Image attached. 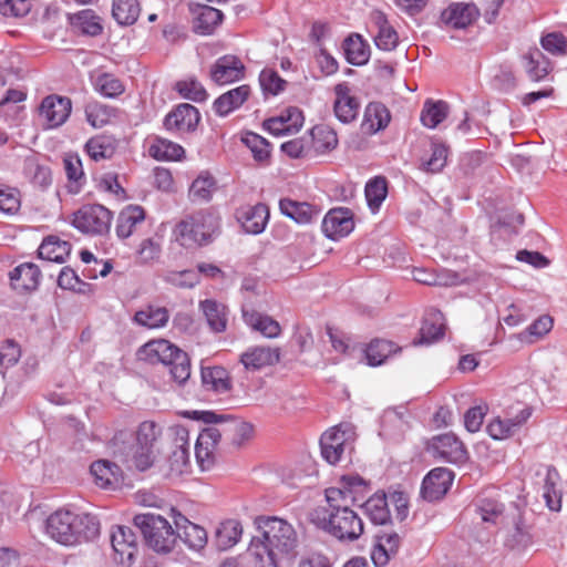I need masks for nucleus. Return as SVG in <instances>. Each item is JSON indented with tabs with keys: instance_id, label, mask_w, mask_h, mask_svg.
<instances>
[{
	"instance_id": "nucleus-1",
	"label": "nucleus",
	"mask_w": 567,
	"mask_h": 567,
	"mask_svg": "<svg viewBox=\"0 0 567 567\" xmlns=\"http://www.w3.org/2000/svg\"><path fill=\"white\" fill-rule=\"evenodd\" d=\"M255 523L261 536L252 538L248 555L258 567H279L296 558L299 538L290 523L277 516H258Z\"/></svg>"
},
{
	"instance_id": "nucleus-2",
	"label": "nucleus",
	"mask_w": 567,
	"mask_h": 567,
	"mask_svg": "<svg viewBox=\"0 0 567 567\" xmlns=\"http://www.w3.org/2000/svg\"><path fill=\"white\" fill-rule=\"evenodd\" d=\"M47 533L58 543L72 546L92 540L100 534V520L89 513L56 511L47 519Z\"/></svg>"
},
{
	"instance_id": "nucleus-3",
	"label": "nucleus",
	"mask_w": 567,
	"mask_h": 567,
	"mask_svg": "<svg viewBox=\"0 0 567 567\" xmlns=\"http://www.w3.org/2000/svg\"><path fill=\"white\" fill-rule=\"evenodd\" d=\"M137 357L150 364L168 367L172 379L178 384L185 383L190 377L188 354L165 339L145 343L138 349Z\"/></svg>"
},
{
	"instance_id": "nucleus-4",
	"label": "nucleus",
	"mask_w": 567,
	"mask_h": 567,
	"mask_svg": "<svg viewBox=\"0 0 567 567\" xmlns=\"http://www.w3.org/2000/svg\"><path fill=\"white\" fill-rule=\"evenodd\" d=\"M219 230V216L209 210H199L181 220L174 230L176 240L185 248L208 245Z\"/></svg>"
},
{
	"instance_id": "nucleus-5",
	"label": "nucleus",
	"mask_w": 567,
	"mask_h": 567,
	"mask_svg": "<svg viewBox=\"0 0 567 567\" xmlns=\"http://www.w3.org/2000/svg\"><path fill=\"white\" fill-rule=\"evenodd\" d=\"M133 520L150 548L161 554L173 550L177 535L166 518L153 513H145L136 515Z\"/></svg>"
},
{
	"instance_id": "nucleus-6",
	"label": "nucleus",
	"mask_w": 567,
	"mask_h": 567,
	"mask_svg": "<svg viewBox=\"0 0 567 567\" xmlns=\"http://www.w3.org/2000/svg\"><path fill=\"white\" fill-rule=\"evenodd\" d=\"M327 530L339 540L353 542L363 534L361 517L348 504L332 502Z\"/></svg>"
},
{
	"instance_id": "nucleus-7",
	"label": "nucleus",
	"mask_w": 567,
	"mask_h": 567,
	"mask_svg": "<svg viewBox=\"0 0 567 567\" xmlns=\"http://www.w3.org/2000/svg\"><path fill=\"white\" fill-rule=\"evenodd\" d=\"M192 417L200 420L206 424H223V432L231 437V443L236 447H240L254 434L251 423L237 420L230 414L216 413L214 411H193Z\"/></svg>"
},
{
	"instance_id": "nucleus-8",
	"label": "nucleus",
	"mask_w": 567,
	"mask_h": 567,
	"mask_svg": "<svg viewBox=\"0 0 567 567\" xmlns=\"http://www.w3.org/2000/svg\"><path fill=\"white\" fill-rule=\"evenodd\" d=\"M162 429L153 421H144L136 431V446L133 463L138 471L150 468L155 461V443Z\"/></svg>"
},
{
	"instance_id": "nucleus-9",
	"label": "nucleus",
	"mask_w": 567,
	"mask_h": 567,
	"mask_svg": "<svg viewBox=\"0 0 567 567\" xmlns=\"http://www.w3.org/2000/svg\"><path fill=\"white\" fill-rule=\"evenodd\" d=\"M112 213L100 204L84 205L73 214L72 225L84 234L103 235L109 231Z\"/></svg>"
},
{
	"instance_id": "nucleus-10",
	"label": "nucleus",
	"mask_w": 567,
	"mask_h": 567,
	"mask_svg": "<svg viewBox=\"0 0 567 567\" xmlns=\"http://www.w3.org/2000/svg\"><path fill=\"white\" fill-rule=\"evenodd\" d=\"M370 492V482L357 474L342 475L339 486L326 489L328 504L340 502L341 504H358Z\"/></svg>"
},
{
	"instance_id": "nucleus-11",
	"label": "nucleus",
	"mask_w": 567,
	"mask_h": 567,
	"mask_svg": "<svg viewBox=\"0 0 567 567\" xmlns=\"http://www.w3.org/2000/svg\"><path fill=\"white\" fill-rule=\"evenodd\" d=\"M427 450L435 457L447 463L462 464L467 460V451L463 442L453 433L433 436L427 444Z\"/></svg>"
},
{
	"instance_id": "nucleus-12",
	"label": "nucleus",
	"mask_w": 567,
	"mask_h": 567,
	"mask_svg": "<svg viewBox=\"0 0 567 567\" xmlns=\"http://www.w3.org/2000/svg\"><path fill=\"white\" fill-rule=\"evenodd\" d=\"M111 544L114 551V560L117 564L130 567L138 553L136 536L130 527L114 526L111 532Z\"/></svg>"
},
{
	"instance_id": "nucleus-13",
	"label": "nucleus",
	"mask_w": 567,
	"mask_h": 567,
	"mask_svg": "<svg viewBox=\"0 0 567 567\" xmlns=\"http://www.w3.org/2000/svg\"><path fill=\"white\" fill-rule=\"evenodd\" d=\"M454 480L452 471L444 467H435L431 470L423 478L421 485V497L426 502H436L450 489Z\"/></svg>"
},
{
	"instance_id": "nucleus-14",
	"label": "nucleus",
	"mask_w": 567,
	"mask_h": 567,
	"mask_svg": "<svg viewBox=\"0 0 567 567\" xmlns=\"http://www.w3.org/2000/svg\"><path fill=\"white\" fill-rule=\"evenodd\" d=\"M245 65L233 54L218 58L210 66L209 76L218 85L229 84L244 78Z\"/></svg>"
},
{
	"instance_id": "nucleus-15",
	"label": "nucleus",
	"mask_w": 567,
	"mask_h": 567,
	"mask_svg": "<svg viewBox=\"0 0 567 567\" xmlns=\"http://www.w3.org/2000/svg\"><path fill=\"white\" fill-rule=\"evenodd\" d=\"M71 99L58 94L45 96L39 107L40 116L44 117L50 128L61 126L70 116Z\"/></svg>"
},
{
	"instance_id": "nucleus-16",
	"label": "nucleus",
	"mask_w": 567,
	"mask_h": 567,
	"mask_svg": "<svg viewBox=\"0 0 567 567\" xmlns=\"http://www.w3.org/2000/svg\"><path fill=\"white\" fill-rule=\"evenodd\" d=\"M321 228L330 239L349 235L354 228L353 214L349 208H333L324 216Z\"/></svg>"
},
{
	"instance_id": "nucleus-17",
	"label": "nucleus",
	"mask_w": 567,
	"mask_h": 567,
	"mask_svg": "<svg viewBox=\"0 0 567 567\" xmlns=\"http://www.w3.org/2000/svg\"><path fill=\"white\" fill-rule=\"evenodd\" d=\"M199 111L192 104L182 103L172 110L164 118L168 131L194 132L199 124Z\"/></svg>"
},
{
	"instance_id": "nucleus-18",
	"label": "nucleus",
	"mask_w": 567,
	"mask_h": 567,
	"mask_svg": "<svg viewBox=\"0 0 567 567\" xmlns=\"http://www.w3.org/2000/svg\"><path fill=\"white\" fill-rule=\"evenodd\" d=\"M374 539L371 559L375 567H384L398 553L401 537L394 532H380L374 536Z\"/></svg>"
},
{
	"instance_id": "nucleus-19",
	"label": "nucleus",
	"mask_w": 567,
	"mask_h": 567,
	"mask_svg": "<svg viewBox=\"0 0 567 567\" xmlns=\"http://www.w3.org/2000/svg\"><path fill=\"white\" fill-rule=\"evenodd\" d=\"M279 209L282 215L300 225L316 221L321 213V209L316 205L307 202H297L290 198H281L279 200Z\"/></svg>"
},
{
	"instance_id": "nucleus-20",
	"label": "nucleus",
	"mask_w": 567,
	"mask_h": 567,
	"mask_svg": "<svg viewBox=\"0 0 567 567\" xmlns=\"http://www.w3.org/2000/svg\"><path fill=\"white\" fill-rule=\"evenodd\" d=\"M236 217L246 233L257 235L264 231L269 218V210L265 204L259 203L239 208Z\"/></svg>"
},
{
	"instance_id": "nucleus-21",
	"label": "nucleus",
	"mask_w": 567,
	"mask_h": 567,
	"mask_svg": "<svg viewBox=\"0 0 567 567\" xmlns=\"http://www.w3.org/2000/svg\"><path fill=\"white\" fill-rule=\"evenodd\" d=\"M478 17V10L474 4L452 3L441 13V21L454 29H465Z\"/></svg>"
},
{
	"instance_id": "nucleus-22",
	"label": "nucleus",
	"mask_w": 567,
	"mask_h": 567,
	"mask_svg": "<svg viewBox=\"0 0 567 567\" xmlns=\"http://www.w3.org/2000/svg\"><path fill=\"white\" fill-rule=\"evenodd\" d=\"M280 360L279 348L254 347L240 355V362L248 370H260L274 365Z\"/></svg>"
},
{
	"instance_id": "nucleus-23",
	"label": "nucleus",
	"mask_w": 567,
	"mask_h": 567,
	"mask_svg": "<svg viewBox=\"0 0 567 567\" xmlns=\"http://www.w3.org/2000/svg\"><path fill=\"white\" fill-rule=\"evenodd\" d=\"M391 115L389 110L380 102H371L367 105L361 131L364 134L372 135L388 126Z\"/></svg>"
},
{
	"instance_id": "nucleus-24",
	"label": "nucleus",
	"mask_w": 567,
	"mask_h": 567,
	"mask_svg": "<svg viewBox=\"0 0 567 567\" xmlns=\"http://www.w3.org/2000/svg\"><path fill=\"white\" fill-rule=\"evenodd\" d=\"M192 10L195 14L193 30L203 35L212 34L224 17L220 10L205 4H197Z\"/></svg>"
},
{
	"instance_id": "nucleus-25",
	"label": "nucleus",
	"mask_w": 567,
	"mask_h": 567,
	"mask_svg": "<svg viewBox=\"0 0 567 567\" xmlns=\"http://www.w3.org/2000/svg\"><path fill=\"white\" fill-rule=\"evenodd\" d=\"M360 507L374 525H385L391 522V514L384 492H377L361 503Z\"/></svg>"
},
{
	"instance_id": "nucleus-26",
	"label": "nucleus",
	"mask_w": 567,
	"mask_h": 567,
	"mask_svg": "<svg viewBox=\"0 0 567 567\" xmlns=\"http://www.w3.org/2000/svg\"><path fill=\"white\" fill-rule=\"evenodd\" d=\"M250 87L248 85H240L218 96L213 109L219 116H227L229 113L240 107L248 99Z\"/></svg>"
},
{
	"instance_id": "nucleus-27",
	"label": "nucleus",
	"mask_w": 567,
	"mask_h": 567,
	"mask_svg": "<svg viewBox=\"0 0 567 567\" xmlns=\"http://www.w3.org/2000/svg\"><path fill=\"white\" fill-rule=\"evenodd\" d=\"M348 63L357 66L364 65L370 59V45L358 33L347 37L342 43Z\"/></svg>"
},
{
	"instance_id": "nucleus-28",
	"label": "nucleus",
	"mask_w": 567,
	"mask_h": 567,
	"mask_svg": "<svg viewBox=\"0 0 567 567\" xmlns=\"http://www.w3.org/2000/svg\"><path fill=\"white\" fill-rule=\"evenodd\" d=\"M199 309L203 311L212 331L219 333L226 330L228 310L225 305L213 299H205L199 302Z\"/></svg>"
},
{
	"instance_id": "nucleus-29",
	"label": "nucleus",
	"mask_w": 567,
	"mask_h": 567,
	"mask_svg": "<svg viewBox=\"0 0 567 567\" xmlns=\"http://www.w3.org/2000/svg\"><path fill=\"white\" fill-rule=\"evenodd\" d=\"M145 220V210L138 205H128L117 217L116 235L122 238H128L135 227Z\"/></svg>"
},
{
	"instance_id": "nucleus-30",
	"label": "nucleus",
	"mask_w": 567,
	"mask_h": 567,
	"mask_svg": "<svg viewBox=\"0 0 567 567\" xmlns=\"http://www.w3.org/2000/svg\"><path fill=\"white\" fill-rule=\"evenodd\" d=\"M71 252V244L56 236H48L38 249L41 259L62 264Z\"/></svg>"
},
{
	"instance_id": "nucleus-31",
	"label": "nucleus",
	"mask_w": 567,
	"mask_h": 567,
	"mask_svg": "<svg viewBox=\"0 0 567 567\" xmlns=\"http://www.w3.org/2000/svg\"><path fill=\"white\" fill-rule=\"evenodd\" d=\"M202 384L206 391L226 393L230 390L228 372L223 367L202 368Z\"/></svg>"
},
{
	"instance_id": "nucleus-32",
	"label": "nucleus",
	"mask_w": 567,
	"mask_h": 567,
	"mask_svg": "<svg viewBox=\"0 0 567 567\" xmlns=\"http://www.w3.org/2000/svg\"><path fill=\"white\" fill-rule=\"evenodd\" d=\"M68 20L73 28L81 33L90 37H96L102 33L103 27L100 18L91 9L81 10L76 13L68 14Z\"/></svg>"
},
{
	"instance_id": "nucleus-33",
	"label": "nucleus",
	"mask_w": 567,
	"mask_h": 567,
	"mask_svg": "<svg viewBox=\"0 0 567 567\" xmlns=\"http://www.w3.org/2000/svg\"><path fill=\"white\" fill-rule=\"evenodd\" d=\"M116 141L112 136L96 135L86 142L85 152L91 159L99 162L112 158L116 152Z\"/></svg>"
},
{
	"instance_id": "nucleus-34",
	"label": "nucleus",
	"mask_w": 567,
	"mask_h": 567,
	"mask_svg": "<svg viewBox=\"0 0 567 567\" xmlns=\"http://www.w3.org/2000/svg\"><path fill=\"white\" fill-rule=\"evenodd\" d=\"M169 313L165 307L147 306L134 315V322L148 329L165 327L168 322Z\"/></svg>"
},
{
	"instance_id": "nucleus-35",
	"label": "nucleus",
	"mask_w": 567,
	"mask_h": 567,
	"mask_svg": "<svg viewBox=\"0 0 567 567\" xmlns=\"http://www.w3.org/2000/svg\"><path fill=\"white\" fill-rule=\"evenodd\" d=\"M243 317L248 326L267 338H276L281 332L279 323L269 316L260 315L254 310L249 311L244 309Z\"/></svg>"
},
{
	"instance_id": "nucleus-36",
	"label": "nucleus",
	"mask_w": 567,
	"mask_h": 567,
	"mask_svg": "<svg viewBox=\"0 0 567 567\" xmlns=\"http://www.w3.org/2000/svg\"><path fill=\"white\" fill-rule=\"evenodd\" d=\"M243 533L241 524L235 519L223 522L215 533V543L219 550H226L238 543Z\"/></svg>"
},
{
	"instance_id": "nucleus-37",
	"label": "nucleus",
	"mask_w": 567,
	"mask_h": 567,
	"mask_svg": "<svg viewBox=\"0 0 567 567\" xmlns=\"http://www.w3.org/2000/svg\"><path fill=\"white\" fill-rule=\"evenodd\" d=\"M90 472L100 487L107 488L118 482L120 467L110 461L99 460L93 462Z\"/></svg>"
},
{
	"instance_id": "nucleus-38",
	"label": "nucleus",
	"mask_w": 567,
	"mask_h": 567,
	"mask_svg": "<svg viewBox=\"0 0 567 567\" xmlns=\"http://www.w3.org/2000/svg\"><path fill=\"white\" fill-rule=\"evenodd\" d=\"M401 351V348L392 341L384 339L372 340L365 349V358L372 367L381 365L385 360Z\"/></svg>"
},
{
	"instance_id": "nucleus-39",
	"label": "nucleus",
	"mask_w": 567,
	"mask_h": 567,
	"mask_svg": "<svg viewBox=\"0 0 567 567\" xmlns=\"http://www.w3.org/2000/svg\"><path fill=\"white\" fill-rule=\"evenodd\" d=\"M141 13L138 0H113L112 17L120 25L134 24Z\"/></svg>"
},
{
	"instance_id": "nucleus-40",
	"label": "nucleus",
	"mask_w": 567,
	"mask_h": 567,
	"mask_svg": "<svg viewBox=\"0 0 567 567\" xmlns=\"http://www.w3.org/2000/svg\"><path fill=\"white\" fill-rule=\"evenodd\" d=\"M525 70L532 81L543 80L550 71V62L543 52L535 48L523 56Z\"/></svg>"
},
{
	"instance_id": "nucleus-41",
	"label": "nucleus",
	"mask_w": 567,
	"mask_h": 567,
	"mask_svg": "<svg viewBox=\"0 0 567 567\" xmlns=\"http://www.w3.org/2000/svg\"><path fill=\"white\" fill-rule=\"evenodd\" d=\"M420 334V340L413 341V344L432 343L443 337L442 313L440 311H432L424 318Z\"/></svg>"
},
{
	"instance_id": "nucleus-42",
	"label": "nucleus",
	"mask_w": 567,
	"mask_h": 567,
	"mask_svg": "<svg viewBox=\"0 0 567 567\" xmlns=\"http://www.w3.org/2000/svg\"><path fill=\"white\" fill-rule=\"evenodd\" d=\"M220 427L209 426L200 431L196 442V457L202 461L203 456H208L220 441L223 432V424Z\"/></svg>"
},
{
	"instance_id": "nucleus-43",
	"label": "nucleus",
	"mask_w": 567,
	"mask_h": 567,
	"mask_svg": "<svg viewBox=\"0 0 567 567\" xmlns=\"http://www.w3.org/2000/svg\"><path fill=\"white\" fill-rule=\"evenodd\" d=\"M449 114V105L444 101L427 100L421 112V122L424 126L435 128Z\"/></svg>"
},
{
	"instance_id": "nucleus-44",
	"label": "nucleus",
	"mask_w": 567,
	"mask_h": 567,
	"mask_svg": "<svg viewBox=\"0 0 567 567\" xmlns=\"http://www.w3.org/2000/svg\"><path fill=\"white\" fill-rule=\"evenodd\" d=\"M315 151L324 154L334 150L338 145V136L334 130L328 125H317L311 130Z\"/></svg>"
},
{
	"instance_id": "nucleus-45",
	"label": "nucleus",
	"mask_w": 567,
	"mask_h": 567,
	"mask_svg": "<svg viewBox=\"0 0 567 567\" xmlns=\"http://www.w3.org/2000/svg\"><path fill=\"white\" fill-rule=\"evenodd\" d=\"M41 271L34 264H22L11 272V280L21 281V287L25 290L37 289L40 282Z\"/></svg>"
},
{
	"instance_id": "nucleus-46",
	"label": "nucleus",
	"mask_w": 567,
	"mask_h": 567,
	"mask_svg": "<svg viewBox=\"0 0 567 567\" xmlns=\"http://www.w3.org/2000/svg\"><path fill=\"white\" fill-rule=\"evenodd\" d=\"M148 153L157 161H177L184 155L185 151L178 144L158 138L150 146Z\"/></svg>"
},
{
	"instance_id": "nucleus-47",
	"label": "nucleus",
	"mask_w": 567,
	"mask_h": 567,
	"mask_svg": "<svg viewBox=\"0 0 567 567\" xmlns=\"http://www.w3.org/2000/svg\"><path fill=\"white\" fill-rule=\"evenodd\" d=\"M388 194L386 179L382 176L374 177L365 185V198L372 212H377Z\"/></svg>"
},
{
	"instance_id": "nucleus-48",
	"label": "nucleus",
	"mask_w": 567,
	"mask_h": 567,
	"mask_svg": "<svg viewBox=\"0 0 567 567\" xmlns=\"http://www.w3.org/2000/svg\"><path fill=\"white\" fill-rule=\"evenodd\" d=\"M189 465V449L185 444L176 446L167 460V477H178Z\"/></svg>"
},
{
	"instance_id": "nucleus-49",
	"label": "nucleus",
	"mask_w": 567,
	"mask_h": 567,
	"mask_svg": "<svg viewBox=\"0 0 567 567\" xmlns=\"http://www.w3.org/2000/svg\"><path fill=\"white\" fill-rule=\"evenodd\" d=\"M241 142L250 150L255 161L259 163L268 162L270 157V144L262 136L247 132L243 137Z\"/></svg>"
},
{
	"instance_id": "nucleus-50",
	"label": "nucleus",
	"mask_w": 567,
	"mask_h": 567,
	"mask_svg": "<svg viewBox=\"0 0 567 567\" xmlns=\"http://www.w3.org/2000/svg\"><path fill=\"white\" fill-rule=\"evenodd\" d=\"M95 89L102 95L114 99L124 92L125 86L115 75L111 73H102L96 78Z\"/></svg>"
},
{
	"instance_id": "nucleus-51",
	"label": "nucleus",
	"mask_w": 567,
	"mask_h": 567,
	"mask_svg": "<svg viewBox=\"0 0 567 567\" xmlns=\"http://www.w3.org/2000/svg\"><path fill=\"white\" fill-rule=\"evenodd\" d=\"M177 538L182 539L189 548L199 550L207 544L206 530L197 524H187L186 528L178 534Z\"/></svg>"
},
{
	"instance_id": "nucleus-52",
	"label": "nucleus",
	"mask_w": 567,
	"mask_h": 567,
	"mask_svg": "<svg viewBox=\"0 0 567 567\" xmlns=\"http://www.w3.org/2000/svg\"><path fill=\"white\" fill-rule=\"evenodd\" d=\"M175 90L184 99L192 100L194 102H203L208 96L203 84L196 79L178 81L175 84Z\"/></svg>"
},
{
	"instance_id": "nucleus-53",
	"label": "nucleus",
	"mask_w": 567,
	"mask_h": 567,
	"mask_svg": "<svg viewBox=\"0 0 567 567\" xmlns=\"http://www.w3.org/2000/svg\"><path fill=\"white\" fill-rule=\"evenodd\" d=\"M163 280L177 288H193L199 282L198 272L186 269L182 271L168 270L162 276Z\"/></svg>"
},
{
	"instance_id": "nucleus-54",
	"label": "nucleus",
	"mask_w": 567,
	"mask_h": 567,
	"mask_svg": "<svg viewBox=\"0 0 567 567\" xmlns=\"http://www.w3.org/2000/svg\"><path fill=\"white\" fill-rule=\"evenodd\" d=\"M476 508L483 522L494 524L504 511L503 504L491 497H480L476 503Z\"/></svg>"
},
{
	"instance_id": "nucleus-55",
	"label": "nucleus",
	"mask_w": 567,
	"mask_h": 567,
	"mask_svg": "<svg viewBox=\"0 0 567 567\" xmlns=\"http://www.w3.org/2000/svg\"><path fill=\"white\" fill-rule=\"evenodd\" d=\"M260 86L266 94L277 95L285 90L287 82L271 69H265L259 74Z\"/></svg>"
},
{
	"instance_id": "nucleus-56",
	"label": "nucleus",
	"mask_w": 567,
	"mask_h": 567,
	"mask_svg": "<svg viewBox=\"0 0 567 567\" xmlns=\"http://www.w3.org/2000/svg\"><path fill=\"white\" fill-rule=\"evenodd\" d=\"M558 476L557 472L554 470H549L547 473L546 482L544 485L543 497L545 499L546 506L553 511L558 512L561 508V494L556 488L554 477Z\"/></svg>"
},
{
	"instance_id": "nucleus-57",
	"label": "nucleus",
	"mask_w": 567,
	"mask_h": 567,
	"mask_svg": "<svg viewBox=\"0 0 567 567\" xmlns=\"http://www.w3.org/2000/svg\"><path fill=\"white\" fill-rule=\"evenodd\" d=\"M215 189V181L212 176H198L190 185L189 196L193 200L207 202Z\"/></svg>"
},
{
	"instance_id": "nucleus-58",
	"label": "nucleus",
	"mask_w": 567,
	"mask_h": 567,
	"mask_svg": "<svg viewBox=\"0 0 567 567\" xmlns=\"http://www.w3.org/2000/svg\"><path fill=\"white\" fill-rule=\"evenodd\" d=\"M334 114L342 123L352 122L360 109V103L357 97L334 101Z\"/></svg>"
},
{
	"instance_id": "nucleus-59",
	"label": "nucleus",
	"mask_w": 567,
	"mask_h": 567,
	"mask_svg": "<svg viewBox=\"0 0 567 567\" xmlns=\"http://www.w3.org/2000/svg\"><path fill=\"white\" fill-rule=\"evenodd\" d=\"M449 150L443 144H432L431 157L423 162L422 166L426 172L439 173L446 164Z\"/></svg>"
},
{
	"instance_id": "nucleus-60",
	"label": "nucleus",
	"mask_w": 567,
	"mask_h": 567,
	"mask_svg": "<svg viewBox=\"0 0 567 567\" xmlns=\"http://www.w3.org/2000/svg\"><path fill=\"white\" fill-rule=\"evenodd\" d=\"M31 0H0V14L21 18L31 10Z\"/></svg>"
},
{
	"instance_id": "nucleus-61",
	"label": "nucleus",
	"mask_w": 567,
	"mask_h": 567,
	"mask_svg": "<svg viewBox=\"0 0 567 567\" xmlns=\"http://www.w3.org/2000/svg\"><path fill=\"white\" fill-rule=\"evenodd\" d=\"M540 42L544 50L554 55L567 54V38L560 32H550Z\"/></svg>"
},
{
	"instance_id": "nucleus-62",
	"label": "nucleus",
	"mask_w": 567,
	"mask_h": 567,
	"mask_svg": "<svg viewBox=\"0 0 567 567\" xmlns=\"http://www.w3.org/2000/svg\"><path fill=\"white\" fill-rule=\"evenodd\" d=\"M25 169L33 185L45 188L51 184V171L48 166L40 165L34 162H29L25 166Z\"/></svg>"
},
{
	"instance_id": "nucleus-63",
	"label": "nucleus",
	"mask_w": 567,
	"mask_h": 567,
	"mask_svg": "<svg viewBox=\"0 0 567 567\" xmlns=\"http://www.w3.org/2000/svg\"><path fill=\"white\" fill-rule=\"evenodd\" d=\"M516 431L514 420H502L499 417L493 420L487 425V432L494 440H504L512 436Z\"/></svg>"
},
{
	"instance_id": "nucleus-64",
	"label": "nucleus",
	"mask_w": 567,
	"mask_h": 567,
	"mask_svg": "<svg viewBox=\"0 0 567 567\" xmlns=\"http://www.w3.org/2000/svg\"><path fill=\"white\" fill-rule=\"evenodd\" d=\"M21 357V350L17 342L7 340L0 347V368L9 369L13 367Z\"/></svg>"
}]
</instances>
